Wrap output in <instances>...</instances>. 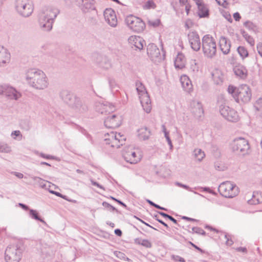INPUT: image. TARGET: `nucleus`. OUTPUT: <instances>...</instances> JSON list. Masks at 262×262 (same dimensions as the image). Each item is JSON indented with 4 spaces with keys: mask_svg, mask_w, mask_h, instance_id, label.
Masks as SVG:
<instances>
[{
    "mask_svg": "<svg viewBox=\"0 0 262 262\" xmlns=\"http://www.w3.org/2000/svg\"><path fill=\"white\" fill-rule=\"evenodd\" d=\"M25 79L28 85L36 90H43L49 85L48 78L41 70L31 68L25 72Z\"/></svg>",
    "mask_w": 262,
    "mask_h": 262,
    "instance_id": "obj_1",
    "label": "nucleus"
},
{
    "mask_svg": "<svg viewBox=\"0 0 262 262\" xmlns=\"http://www.w3.org/2000/svg\"><path fill=\"white\" fill-rule=\"evenodd\" d=\"M60 11L54 7H45L43 8L38 14V23L40 27L46 31H49L52 29L53 23Z\"/></svg>",
    "mask_w": 262,
    "mask_h": 262,
    "instance_id": "obj_2",
    "label": "nucleus"
},
{
    "mask_svg": "<svg viewBox=\"0 0 262 262\" xmlns=\"http://www.w3.org/2000/svg\"><path fill=\"white\" fill-rule=\"evenodd\" d=\"M59 97L64 103L77 112L83 113L88 110L87 106L81 99L69 90H62L59 93Z\"/></svg>",
    "mask_w": 262,
    "mask_h": 262,
    "instance_id": "obj_3",
    "label": "nucleus"
},
{
    "mask_svg": "<svg viewBox=\"0 0 262 262\" xmlns=\"http://www.w3.org/2000/svg\"><path fill=\"white\" fill-rule=\"evenodd\" d=\"M24 248L20 244L8 246L5 253V259L6 262H19L22 256Z\"/></svg>",
    "mask_w": 262,
    "mask_h": 262,
    "instance_id": "obj_4",
    "label": "nucleus"
},
{
    "mask_svg": "<svg viewBox=\"0 0 262 262\" xmlns=\"http://www.w3.org/2000/svg\"><path fill=\"white\" fill-rule=\"evenodd\" d=\"M202 49L204 55L208 58H212L216 53V44L214 39L210 35H206L202 38Z\"/></svg>",
    "mask_w": 262,
    "mask_h": 262,
    "instance_id": "obj_5",
    "label": "nucleus"
},
{
    "mask_svg": "<svg viewBox=\"0 0 262 262\" xmlns=\"http://www.w3.org/2000/svg\"><path fill=\"white\" fill-rule=\"evenodd\" d=\"M15 9L19 15L28 17L33 11V4L31 0H15Z\"/></svg>",
    "mask_w": 262,
    "mask_h": 262,
    "instance_id": "obj_6",
    "label": "nucleus"
},
{
    "mask_svg": "<svg viewBox=\"0 0 262 262\" xmlns=\"http://www.w3.org/2000/svg\"><path fill=\"white\" fill-rule=\"evenodd\" d=\"M136 85V90L138 93L140 102L143 108L147 113H149L151 109V101L149 96L144 86L141 82H137Z\"/></svg>",
    "mask_w": 262,
    "mask_h": 262,
    "instance_id": "obj_7",
    "label": "nucleus"
},
{
    "mask_svg": "<svg viewBox=\"0 0 262 262\" xmlns=\"http://www.w3.org/2000/svg\"><path fill=\"white\" fill-rule=\"evenodd\" d=\"M218 190L225 198H233L238 193V187L230 181L222 183L219 186Z\"/></svg>",
    "mask_w": 262,
    "mask_h": 262,
    "instance_id": "obj_8",
    "label": "nucleus"
},
{
    "mask_svg": "<svg viewBox=\"0 0 262 262\" xmlns=\"http://www.w3.org/2000/svg\"><path fill=\"white\" fill-rule=\"evenodd\" d=\"M104 141L106 144L118 148L125 143V138L120 133L111 132L105 134Z\"/></svg>",
    "mask_w": 262,
    "mask_h": 262,
    "instance_id": "obj_9",
    "label": "nucleus"
},
{
    "mask_svg": "<svg viewBox=\"0 0 262 262\" xmlns=\"http://www.w3.org/2000/svg\"><path fill=\"white\" fill-rule=\"evenodd\" d=\"M233 151L245 155L249 153L250 145L248 141L244 138L239 137L234 139L230 144Z\"/></svg>",
    "mask_w": 262,
    "mask_h": 262,
    "instance_id": "obj_10",
    "label": "nucleus"
},
{
    "mask_svg": "<svg viewBox=\"0 0 262 262\" xmlns=\"http://www.w3.org/2000/svg\"><path fill=\"white\" fill-rule=\"evenodd\" d=\"M125 23L130 29L135 32H141L145 28V24L142 20L132 15L126 17Z\"/></svg>",
    "mask_w": 262,
    "mask_h": 262,
    "instance_id": "obj_11",
    "label": "nucleus"
},
{
    "mask_svg": "<svg viewBox=\"0 0 262 262\" xmlns=\"http://www.w3.org/2000/svg\"><path fill=\"white\" fill-rule=\"evenodd\" d=\"M147 53L150 59L156 63H159L165 58V52L161 54L159 49L154 43H149L147 47Z\"/></svg>",
    "mask_w": 262,
    "mask_h": 262,
    "instance_id": "obj_12",
    "label": "nucleus"
},
{
    "mask_svg": "<svg viewBox=\"0 0 262 262\" xmlns=\"http://www.w3.org/2000/svg\"><path fill=\"white\" fill-rule=\"evenodd\" d=\"M237 96H235V100L237 102L240 101L243 103H247L251 98V91L249 87L246 85H242L236 91Z\"/></svg>",
    "mask_w": 262,
    "mask_h": 262,
    "instance_id": "obj_13",
    "label": "nucleus"
},
{
    "mask_svg": "<svg viewBox=\"0 0 262 262\" xmlns=\"http://www.w3.org/2000/svg\"><path fill=\"white\" fill-rule=\"evenodd\" d=\"M220 112L221 115L227 120L231 122H236L238 120V115L237 112L225 104L220 106Z\"/></svg>",
    "mask_w": 262,
    "mask_h": 262,
    "instance_id": "obj_14",
    "label": "nucleus"
},
{
    "mask_svg": "<svg viewBox=\"0 0 262 262\" xmlns=\"http://www.w3.org/2000/svg\"><path fill=\"white\" fill-rule=\"evenodd\" d=\"M0 95H5L10 99L14 100H17L21 96L20 92L7 84L0 85Z\"/></svg>",
    "mask_w": 262,
    "mask_h": 262,
    "instance_id": "obj_15",
    "label": "nucleus"
},
{
    "mask_svg": "<svg viewBox=\"0 0 262 262\" xmlns=\"http://www.w3.org/2000/svg\"><path fill=\"white\" fill-rule=\"evenodd\" d=\"M188 38L191 49L195 51H199L201 42L198 34L196 32H191L188 34Z\"/></svg>",
    "mask_w": 262,
    "mask_h": 262,
    "instance_id": "obj_16",
    "label": "nucleus"
},
{
    "mask_svg": "<svg viewBox=\"0 0 262 262\" xmlns=\"http://www.w3.org/2000/svg\"><path fill=\"white\" fill-rule=\"evenodd\" d=\"M104 123L106 127L115 128L120 125L121 120L120 116L115 114H111L105 119Z\"/></svg>",
    "mask_w": 262,
    "mask_h": 262,
    "instance_id": "obj_17",
    "label": "nucleus"
},
{
    "mask_svg": "<svg viewBox=\"0 0 262 262\" xmlns=\"http://www.w3.org/2000/svg\"><path fill=\"white\" fill-rule=\"evenodd\" d=\"M104 17L106 22L110 26L112 27L117 26V19L115 12L112 9H106L104 11Z\"/></svg>",
    "mask_w": 262,
    "mask_h": 262,
    "instance_id": "obj_18",
    "label": "nucleus"
},
{
    "mask_svg": "<svg viewBox=\"0 0 262 262\" xmlns=\"http://www.w3.org/2000/svg\"><path fill=\"white\" fill-rule=\"evenodd\" d=\"M96 110L101 114L110 115V114L115 110V107L113 105L110 104L98 103L96 105Z\"/></svg>",
    "mask_w": 262,
    "mask_h": 262,
    "instance_id": "obj_19",
    "label": "nucleus"
},
{
    "mask_svg": "<svg viewBox=\"0 0 262 262\" xmlns=\"http://www.w3.org/2000/svg\"><path fill=\"white\" fill-rule=\"evenodd\" d=\"M124 160L130 164H136L140 160L139 157L137 156L133 150L125 151L123 154Z\"/></svg>",
    "mask_w": 262,
    "mask_h": 262,
    "instance_id": "obj_20",
    "label": "nucleus"
},
{
    "mask_svg": "<svg viewBox=\"0 0 262 262\" xmlns=\"http://www.w3.org/2000/svg\"><path fill=\"white\" fill-rule=\"evenodd\" d=\"M221 50L225 55L228 54L230 50L231 42L225 36H221L219 40Z\"/></svg>",
    "mask_w": 262,
    "mask_h": 262,
    "instance_id": "obj_21",
    "label": "nucleus"
},
{
    "mask_svg": "<svg viewBox=\"0 0 262 262\" xmlns=\"http://www.w3.org/2000/svg\"><path fill=\"white\" fill-rule=\"evenodd\" d=\"M180 81L183 90L190 93L193 91V85L189 78L186 75H182Z\"/></svg>",
    "mask_w": 262,
    "mask_h": 262,
    "instance_id": "obj_22",
    "label": "nucleus"
},
{
    "mask_svg": "<svg viewBox=\"0 0 262 262\" xmlns=\"http://www.w3.org/2000/svg\"><path fill=\"white\" fill-rule=\"evenodd\" d=\"M10 60V54L6 49L0 46V66H4L9 62Z\"/></svg>",
    "mask_w": 262,
    "mask_h": 262,
    "instance_id": "obj_23",
    "label": "nucleus"
},
{
    "mask_svg": "<svg viewBox=\"0 0 262 262\" xmlns=\"http://www.w3.org/2000/svg\"><path fill=\"white\" fill-rule=\"evenodd\" d=\"M192 107V113L196 118H200L204 113L202 104L198 101H193L191 103Z\"/></svg>",
    "mask_w": 262,
    "mask_h": 262,
    "instance_id": "obj_24",
    "label": "nucleus"
},
{
    "mask_svg": "<svg viewBox=\"0 0 262 262\" xmlns=\"http://www.w3.org/2000/svg\"><path fill=\"white\" fill-rule=\"evenodd\" d=\"M130 45L134 46L139 50H142L143 48L144 40L141 37L136 36H131L128 39Z\"/></svg>",
    "mask_w": 262,
    "mask_h": 262,
    "instance_id": "obj_25",
    "label": "nucleus"
},
{
    "mask_svg": "<svg viewBox=\"0 0 262 262\" xmlns=\"http://www.w3.org/2000/svg\"><path fill=\"white\" fill-rule=\"evenodd\" d=\"M97 61L99 66V67L104 69H109L112 67V64L111 61L106 58H103L100 55L97 56Z\"/></svg>",
    "mask_w": 262,
    "mask_h": 262,
    "instance_id": "obj_26",
    "label": "nucleus"
},
{
    "mask_svg": "<svg viewBox=\"0 0 262 262\" xmlns=\"http://www.w3.org/2000/svg\"><path fill=\"white\" fill-rule=\"evenodd\" d=\"M212 78L215 84L220 85L223 82V75L222 72L217 70L214 71L212 74Z\"/></svg>",
    "mask_w": 262,
    "mask_h": 262,
    "instance_id": "obj_27",
    "label": "nucleus"
},
{
    "mask_svg": "<svg viewBox=\"0 0 262 262\" xmlns=\"http://www.w3.org/2000/svg\"><path fill=\"white\" fill-rule=\"evenodd\" d=\"M138 136L140 140H146L150 136V132L146 127H141L138 130Z\"/></svg>",
    "mask_w": 262,
    "mask_h": 262,
    "instance_id": "obj_28",
    "label": "nucleus"
},
{
    "mask_svg": "<svg viewBox=\"0 0 262 262\" xmlns=\"http://www.w3.org/2000/svg\"><path fill=\"white\" fill-rule=\"evenodd\" d=\"M234 72L236 75L242 78H245L247 76V71L245 67L242 65L236 66L234 69Z\"/></svg>",
    "mask_w": 262,
    "mask_h": 262,
    "instance_id": "obj_29",
    "label": "nucleus"
},
{
    "mask_svg": "<svg viewBox=\"0 0 262 262\" xmlns=\"http://www.w3.org/2000/svg\"><path fill=\"white\" fill-rule=\"evenodd\" d=\"M185 59L182 54H178L174 60V66L176 69H182L185 67Z\"/></svg>",
    "mask_w": 262,
    "mask_h": 262,
    "instance_id": "obj_30",
    "label": "nucleus"
},
{
    "mask_svg": "<svg viewBox=\"0 0 262 262\" xmlns=\"http://www.w3.org/2000/svg\"><path fill=\"white\" fill-rule=\"evenodd\" d=\"M249 204L256 205L262 203V192H254L252 198L248 201Z\"/></svg>",
    "mask_w": 262,
    "mask_h": 262,
    "instance_id": "obj_31",
    "label": "nucleus"
},
{
    "mask_svg": "<svg viewBox=\"0 0 262 262\" xmlns=\"http://www.w3.org/2000/svg\"><path fill=\"white\" fill-rule=\"evenodd\" d=\"M198 14L200 18L209 16V10L204 3L198 6Z\"/></svg>",
    "mask_w": 262,
    "mask_h": 262,
    "instance_id": "obj_32",
    "label": "nucleus"
},
{
    "mask_svg": "<svg viewBox=\"0 0 262 262\" xmlns=\"http://www.w3.org/2000/svg\"><path fill=\"white\" fill-rule=\"evenodd\" d=\"M94 0H83V2L79 4L82 7L84 11L93 9L94 7Z\"/></svg>",
    "mask_w": 262,
    "mask_h": 262,
    "instance_id": "obj_33",
    "label": "nucleus"
},
{
    "mask_svg": "<svg viewBox=\"0 0 262 262\" xmlns=\"http://www.w3.org/2000/svg\"><path fill=\"white\" fill-rule=\"evenodd\" d=\"M193 155L196 160L199 162H201L205 157L204 152L199 148L194 150Z\"/></svg>",
    "mask_w": 262,
    "mask_h": 262,
    "instance_id": "obj_34",
    "label": "nucleus"
},
{
    "mask_svg": "<svg viewBox=\"0 0 262 262\" xmlns=\"http://www.w3.org/2000/svg\"><path fill=\"white\" fill-rule=\"evenodd\" d=\"M241 33L245 39L249 43L251 46H253L255 44L253 38L249 35L246 31H242Z\"/></svg>",
    "mask_w": 262,
    "mask_h": 262,
    "instance_id": "obj_35",
    "label": "nucleus"
},
{
    "mask_svg": "<svg viewBox=\"0 0 262 262\" xmlns=\"http://www.w3.org/2000/svg\"><path fill=\"white\" fill-rule=\"evenodd\" d=\"M110 87L112 91L117 92L119 91L120 87L116 80L114 79H109L108 80Z\"/></svg>",
    "mask_w": 262,
    "mask_h": 262,
    "instance_id": "obj_36",
    "label": "nucleus"
},
{
    "mask_svg": "<svg viewBox=\"0 0 262 262\" xmlns=\"http://www.w3.org/2000/svg\"><path fill=\"white\" fill-rule=\"evenodd\" d=\"M29 214L30 216L36 220L39 221L40 222L46 224L45 221L41 219L38 215V214L36 210H33V209H30L29 210Z\"/></svg>",
    "mask_w": 262,
    "mask_h": 262,
    "instance_id": "obj_37",
    "label": "nucleus"
},
{
    "mask_svg": "<svg viewBox=\"0 0 262 262\" xmlns=\"http://www.w3.org/2000/svg\"><path fill=\"white\" fill-rule=\"evenodd\" d=\"M237 51L240 56L243 59L248 56V52L247 49L243 46H239L237 48Z\"/></svg>",
    "mask_w": 262,
    "mask_h": 262,
    "instance_id": "obj_38",
    "label": "nucleus"
},
{
    "mask_svg": "<svg viewBox=\"0 0 262 262\" xmlns=\"http://www.w3.org/2000/svg\"><path fill=\"white\" fill-rule=\"evenodd\" d=\"M244 26L249 30L252 31H255L257 29L256 26L253 23L249 20L245 22Z\"/></svg>",
    "mask_w": 262,
    "mask_h": 262,
    "instance_id": "obj_39",
    "label": "nucleus"
},
{
    "mask_svg": "<svg viewBox=\"0 0 262 262\" xmlns=\"http://www.w3.org/2000/svg\"><path fill=\"white\" fill-rule=\"evenodd\" d=\"M199 72V68L198 64L194 62L190 67V73L193 76H197Z\"/></svg>",
    "mask_w": 262,
    "mask_h": 262,
    "instance_id": "obj_40",
    "label": "nucleus"
},
{
    "mask_svg": "<svg viewBox=\"0 0 262 262\" xmlns=\"http://www.w3.org/2000/svg\"><path fill=\"white\" fill-rule=\"evenodd\" d=\"M156 7V5L152 0H148L143 6L144 9H155Z\"/></svg>",
    "mask_w": 262,
    "mask_h": 262,
    "instance_id": "obj_41",
    "label": "nucleus"
},
{
    "mask_svg": "<svg viewBox=\"0 0 262 262\" xmlns=\"http://www.w3.org/2000/svg\"><path fill=\"white\" fill-rule=\"evenodd\" d=\"M10 147L6 144L0 143V152H10Z\"/></svg>",
    "mask_w": 262,
    "mask_h": 262,
    "instance_id": "obj_42",
    "label": "nucleus"
},
{
    "mask_svg": "<svg viewBox=\"0 0 262 262\" xmlns=\"http://www.w3.org/2000/svg\"><path fill=\"white\" fill-rule=\"evenodd\" d=\"M254 107L257 111L262 112V98H259L256 101Z\"/></svg>",
    "mask_w": 262,
    "mask_h": 262,
    "instance_id": "obj_43",
    "label": "nucleus"
},
{
    "mask_svg": "<svg viewBox=\"0 0 262 262\" xmlns=\"http://www.w3.org/2000/svg\"><path fill=\"white\" fill-rule=\"evenodd\" d=\"M237 89L232 85H229L228 88V92L229 94H232L233 97L235 99V96H237L236 91Z\"/></svg>",
    "mask_w": 262,
    "mask_h": 262,
    "instance_id": "obj_44",
    "label": "nucleus"
},
{
    "mask_svg": "<svg viewBox=\"0 0 262 262\" xmlns=\"http://www.w3.org/2000/svg\"><path fill=\"white\" fill-rule=\"evenodd\" d=\"M32 179L33 181L37 182L40 187L43 188L46 186V185L44 183V181L40 178L38 177H32Z\"/></svg>",
    "mask_w": 262,
    "mask_h": 262,
    "instance_id": "obj_45",
    "label": "nucleus"
},
{
    "mask_svg": "<svg viewBox=\"0 0 262 262\" xmlns=\"http://www.w3.org/2000/svg\"><path fill=\"white\" fill-rule=\"evenodd\" d=\"M141 245L147 248H150L152 247L151 243L149 240L146 239H143Z\"/></svg>",
    "mask_w": 262,
    "mask_h": 262,
    "instance_id": "obj_46",
    "label": "nucleus"
},
{
    "mask_svg": "<svg viewBox=\"0 0 262 262\" xmlns=\"http://www.w3.org/2000/svg\"><path fill=\"white\" fill-rule=\"evenodd\" d=\"M192 230L193 231V232L200 234L205 235L206 234L205 231L200 227H193Z\"/></svg>",
    "mask_w": 262,
    "mask_h": 262,
    "instance_id": "obj_47",
    "label": "nucleus"
},
{
    "mask_svg": "<svg viewBox=\"0 0 262 262\" xmlns=\"http://www.w3.org/2000/svg\"><path fill=\"white\" fill-rule=\"evenodd\" d=\"M147 202L151 206H154L157 209H159L163 210H167V209L166 208L160 206L159 205L155 204V203H154L153 202H152L151 201H150L149 200H147Z\"/></svg>",
    "mask_w": 262,
    "mask_h": 262,
    "instance_id": "obj_48",
    "label": "nucleus"
},
{
    "mask_svg": "<svg viewBox=\"0 0 262 262\" xmlns=\"http://www.w3.org/2000/svg\"><path fill=\"white\" fill-rule=\"evenodd\" d=\"M102 205L105 208H110L112 211H116L117 212L118 211V210L116 208L106 202H103L102 203Z\"/></svg>",
    "mask_w": 262,
    "mask_h": 262,
    "instance_id": "obj_49",
    "label": "nucleus"
},
{
    "mask_svg": "<svg viewBox=\"0 0 262 262\" xmlns=\"http://www.w3.org/2000/svg\"><path fill=\"white\" fill-rule=\"evenodd\" d=\"M160 20L158 19L155 20H149L148 24L149 25L154 27H157L160 25Z\"/></svg>",
    "mask_w": 262,
    "mask_h": 262,
    "instance_id": "obj_50",
    "label": "nucleus"
},
{
    "mask_svg": "<svg viewBox=\"0 0 262 262\" xmlns=\"http://www.w3.org/2000/svg\"><path fill=\"white\" fill-rule=\"evenodd\" d=\"M225 237L226 239V244L227 246H231L233 244V241L231 239L229 235L225 234Z\"/></svg>",
    "mask_w": 262,
    "mask_h": 262,
    "instance_id": "obj_51",
    "label": "nucleus"
},
{
    "mask_svg": "<svg viewBox=\"0 0 262 262\" xmlns=\"http://www.w3.org/2000/svg\"><path fill=\"white\" fill-rule=\"evenodd\" d=\"M223 16L229 22H232V18L230 13H229L228 12H225L223 13Z\"/></svg>",
    "mask_w": 262,
    "mask_h": 262,
    "instance_id": "obj_52",
    "label": "nucleus"
},
{
    "mask_svg": "<svg viewBox=\"0 0 262 262\" xmlns=\"http://www.w3.org/2000/svg\"><path fill=\"white\" fill-rule=\"evenodd\" d=\"M176 185L179 186V187H182L183 188H185L189 191H192L191 190V188H190L188 186L186 185H185V184H183L181 183H179V182H176Z\"/></svg>",
    "mask_w": 262,
    "mask_h": 262,
    "instance_id": "obj_53",
    "label": "nucleus"
},
{
    "mask_svg": "<svg viewBox=\"0 0 262 262\" xmlns=\"http://www.w3.org/2000/svg\"><path fill=\"white\" fill-rule=\"evenodd\" d=\"M39 156L41 157L45 158V159H55L54 157L53 156L49 155H45V154H43V153H40Z\"/></svg>",
    "mask_w": 262,
    "mask_h": 262,
    "instance_id": "obj_54",
    "label": "nucleus"
},
{
    "mask_svg": "<svg viewBox=\"0 0 262 262\" xmlns=\"http://www.w3.org/2000/svg\"><path fill=\"white\" fill-rule=\"evenodd\" d=\"M50 192L52 193V194H55L56 196H59V197H60L62 199H64L65 200H67L66 199V195H63L61 193L58 192H56V191H53V190H50Z\"/></svg>",
    "mask_w": 262,
    "mask_h": 262,
    "instance_id": "obj_55",
    "label": "nucleus"
},
{
    "mask_svg": "<svg viewBox=\"0 0 262 262\" xmlns=\"http://www.w3.org/2000/svg\"><path fill=\"white\" fill-rule=\"evenodd\" d=\"M192 25L193 23L190 20L188 19L185 21V27L186 29H189L192 26Z\"/></svg>",
    "mask_w": 262,
    "mask_h": 262,
    "instance_id": "obj_56",
    "label": "nucleus"
},
{
    "mask_svg": "<svg viewBox=\"0 0 262 262\" xmlns=\"http://www.w3.org/2000/svg\"><path fill=\"white\" fill-rule=\"evenodd\" d=\"M257 50L260 56L262 57V43L259 42L257 45Z\"/></svg>",
    "mask_w": 262,
    "mask_h": 262,
    "instance_id": "obj_57",
    "label": "nucleus"
},
{
    "mask_svg": "<svg viewBox=\"0 0 262 262\" xmlns=\"http://www.w3.org/2000/svg\"><path fill=\"white\" fill-rule=\"evenodd\" d=\"M189 244L191 245L193 247H194L195 249L198 250L199 251L201 252L202 253H204L205 252L203 250L198 247L196 245L192 243L191 242H189Z\"/></svg>",
    "mask_w": 262,
    "mask_h": 262,
    "instance_id": "obj_58",
    "label": "nucleus"
},
{
    "mask_svg": "<svg viewBox=\"0 0 262 262\" xmlns=\"http://www.w3.org/2000/svg\"><path fill=\"white\" fill-rule=\"evenodd\" d=\"M91 183L94 186H96L99 188H100V189H102L103 190H104V188L101 185H100L99 183H98L97 182L93 181V180H91Z\"/></svg>",
    "mask_w": 262,
    "mask_h": 262,
    "instance_id": "obj_59",
    "label": "nucleus"
},
{
    "mask_svg": "<svg viewBox=\"0 0 262 262\" xmlns=\"http://www.w3.org/2000/svg\"><path fill=\"white\" fill-rule=\"evenodd\" d=\"M233 17L235 21H239L241 18L238 12H235L233 14Z\"/></svg>",
    "mask_w": 262,
    "mask_h": 262,
    "instance_id": "obj_60",
    "label": "nucleus"
},
{
    "mask_svg": "<svg viewBox=\"0 0 262 262\" xmlns=\"http://www.w3.org/2000/svg\"><path fill=\"white\" fill-rule=\"evenodd\" d=\"M11 136H15L16 137L20 136L21 137L22 136L19 130H14L11 133Z\"/></svg>",
    "mask_w": 262,
    "mask_h": 262,
    "instance_id": "obj_61",
    "label": "nucleus"
},
{
    "mask_svg": "<svg viewBox=\"0 0 262 262\" xmlns=\"http://www.w3.org/2000/svg\"><path fill=\"white\" fill-rule=\"evenodd\" d=\"M12 173L14 174L16 177H17L19 179H22L24 177L23 174L20 172H13Z\"/></svg>",
    "mask_w": 262,
    "mask_h": 262,
    "instance_id": "obj_62",
    "label": "nucleus"
},
{
    "mask_svg": "<svg viewBox=\"0 0 262 262\" xmlns=\"http://www.w3.org/2000/svg\"><path fill=\"white\" fill-rule=\"evenodd\" d=\"M18 205H19V206H20V207H21L23 209H24L25 210H30L29 208V207L24 204L19 203Z\"/></svg>",
    "mask_w": 262,
    "mask_h": 262,
    "instance_id": "obj_63",
    "label": "nucleus"
},
{
    "mask_svg": "<svg viewBox=\"0 0 262 262\" xmlns=\"http://www.w3.org/2000/svg\"><path fill=\"white\" fill-rule=\"evenodd\" d=\"M236 250L239 252H247V249L245 247H238L236 249Z\"/></svg>",
    "mask_w": 262,
    "mask_h": 262,
    "instance_id": "obj_64",
    "label": "nucleus"
}]
</instances>
